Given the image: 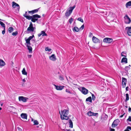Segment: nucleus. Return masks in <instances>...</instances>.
<instances>
[{
	"mask_svg": "<svg viewBox=\"0 0 131 131\" xmlns=\"http://www.w3.org/2000/svg\"><path fill=\"white\" fill-rule=\"evenodd\" d=\"M69 111L67 110H64L61 111V118L62 120H68L69 119L67 116L69 113Z\"/></svg>",
	"mask_w": 131,
	"mask_h": 131,
	"instance_id": "1",
	"label": "nucleus"
},
{
	"mask_svg": "<svg viewBox=\"0 0 131 131\" xmlns=\"http://www.w3.org/2000/svg\"><path fill=\"white\" fill-rule=\"evenodd\" d=\"M36 29L35 27H34L33 24L31 22H30L29 27L27 28V30L25 32L26 34H29L33 32Z\"/></svg>",
	"mask_w": 131,
	"mask_h": 131,
	"instance_id": "2",
	"label": "nucleus"
},
{
	"mask_svg": "<svg viewBox=\"0 0 131 131\" xmlns=\"http://www.w3.org/2000/svg\"><path fill=\"white\" fill-rule=\"evenodd\" d=\"M75 7V6H74L73 7H71L69 8V9H67L65 15L67 17H68L70 16L72 13L73 10Z\"/></svg>",
	"mask_w": 131,
	"mask_h": 131,
	"instance_id": "3",
	"label": "nucleus"
},
{
	"mask_svg": "<svg viewBox=\"0 0 131 131\" xmlns=\"http://www.w3.org/2000/svg\"><path fill=\"white\" fill-rule=\"evenodd\" d=\"M124 22L126 24H129L131 22V20L128 15H126L124 17Z\"/></svg>",
	"mask_w": 131,
	"mask_h": 131,
	"instance_id": "4",
	"label": "nucleus"
},
{
	"mask_svg": "<svg viewBox=\"0 0 131 131\" xmlns=\"http://www.w3.org/2000/svg\"><path fill=\"white\" fill-rule=\"evenodd\" d=\"M40 16L37 14H35L32 16L31 21L33 22H35L36 21H37L38 18H41Z\"/></svg>",
	"mask_w": 131,
	"mask_h": 131,
	"instance_id": "5",
	"label": "nucleus"
},
{
	"mask_svg": "<svg viewBox=\"0 0 131 131\" xmlns=\"http://www.w3.org/2000/svg\"><path fill=\"white\" fill-rule=\"evenodd\" d=\"M119 122V121L118 119H116L113 122L112 125V127L113 128H114L117 126Z\"/></svg>",
	"mask_w": 131,
	"mask_h": 131,
	"instance_id": "6",
	"label": "nucleus"
},
{
	"mask_svg": "<svg viewBox=\"0 0 131 131\" xmlns=\"http://www.w3.org/2000/svg\"><path fill=\"white\" fill-rule=\"evenodd\" d=\"M28 98L23 96H20L18 97L19 100V101H22L24 102H27V100Z\"/></svg>",
	"mask_w": 131,
	"mask_h": 131,
	"instance_id": "7",
	"label": "nucleus"
},
{
	"mask_svg": "<svg viewBox=\"0 0 131 131\" xmlns=\"http://www.w3.org/2000/svg\"><path fill=\"white\" fill-rule=\"evenodd\" d=\"M113 41V39L108 38H104L103 40V42H104L110 43L112 42Z\"/></svg>",
	"mask_w": 131,
	"mask_h": 131,
	"instance_id": "8",
	"label": "nucleus"
},
{
	"mask_svg": "<svg viewBox=\"0 0 131 131\" xmlns=\"http://www.w3.org/2000/svg\"><path fill=\"white\" fill-rule=\"evenodd\" d=\"M12 6L13 8H15L16 7H17V10L19 11L20 9V6L19 5L13 2H12Z\"/></svg>",
	"mask_w": 131,
	"mask_h": 131,
	"instance_id": "9",
	"label": "nucleus"
},
{
	"mask_svg": "<svg viewBox=\"0 0 131 131\" xmlns=\"http://www.w3.org/2000/svg\"><path fill=\"white\" fill-rule=\"evenodd\" d=\"M54 85L56 89L58 90H62L64 88V86L57 85L55 84H54Z\"/></svg>",
	"mask_w": 131,
	"mask_h": 131,
	"instance_id": "10",
	"label": "nucleus"
},
{
	"mask_svg": "<svg viewBox=\"0 0 131 131\" xmlns=\"http://www.w3.org/2000/svg\"><path fill=\"white\" fill-rule=\"evenodd\" d=\"M80 91L82 93L84 94H87L88 92V90L84 87H82Z\"/></svg>",
	"mask_w": 131,
	"mask_h": 131,
	"instance_id": "11",
	"label": "nucleus"
},
{
	"mask_svg": "<svg viewBox=\"0 0 131 131\" xmlns=\"http://www.w3.org/2000/svg\"><path fill=\"white\" fill-rule=\"evenodd\" d=\"M50 59L52 61H56L57 58L54 54H52L49 57Z\"/></svg>",
	"mask_w": 131,
	"mask_h": 131,
	"instance_id": "12",
	"label": "nucleus"
},
{
	"mask_svg": "<svg viewBox=\"0 0 131 131\" xmlns=\"http://www.w3.org/2000/svg\"><path fill=\"white\" fill-rule=\"evenodd\" d=\"M127 30V33L129 36H131V27H127L125 28Z\"/></svg>",
	"mask_w": 131,
	"mask_h": 131,
	"instance_id": "13",
	"label": "nucleus"
},
{
	"mask_svg": "<svg viewBox=\"0 0 131 131\" xmlns=\"http://www.w3.org/2000/svg\"><path fill=\"white\" fill-rule=\"evenodd\" d=\"M127 79L126 78H123L122 80V83L123 85V87L124 88L126 84Z\"/></svg>",
	"mask_w": 131,
	"mask_h": 131,
	"instance_id": "14",
	"label": "nucleus"
},
{
	"mask_svg": "<svg viewBox=\"0 0 131 131\" xmlns=\"http://www.w3.org/2000/svg\"><path fill=\"white\" fill-rule=\"evenodd\" d=\"M92 41L94 43H97L99 42H100V41L99 39L94 36L93 37Z\"/></svg>",
	"mask_w": 131,
	"mask_h": 131,
	"instance_id": "15",
	"label": "nucleus"
},
{
	"mask_svg": "<svg viewBox=\"0 0 131 131\" xmlns=\"http://www.w3.org/2000/svg\"><path fill=\"white\" fill-rule=\"evenodd\" d=\"M41 35H42V36H47V34L45 33V32L44 31H41L40 33L38 34V35L39 37H40Z\"/></svg>",
	"mask_w": 131,
	"mask_h": 131,
	"instance_id": "16",
	"label": "nucleus"
},
{
	"mask_svg": "<svg viewBox=\"0 0 131 131\" xmlns=\"http://www.w3.org/2000/svg\"><path fill=\"white\" fill-rule=\"evenodd\" d=\"M39 9V8H38L31 11H29L28 12L29 13H31L32 14H33L37 12L38 11Z\"/></svg>",
	"mask_w": 131,
	"mask_h": 131,
	"instance_id": "17",
	"label": "nucleus"
},
{
	"mask_svg": "<svg viewBox=\"0 0 131 131\" xmlns=\"http://www.w3.org/2000/svg\"><path fill=\"white\" fill-rule=\"evenodd\" d=\"M5 63L4 61L2 59H0V67H2L5 66Z\"/></svg>",
	"mask_w": 131,
	"mask_h": 131,
	"instance_id": "18",
	"label": "nucleus"
},
{
	"mask_svg": "<svg viewBox=\"0 0 131 131\" xmlns=\"http://www.w3.org/2000/svg\"><path fill=\"white\" fill-rule=\"evenodd\" d=\"M21 117L24 119H27V115L26 114L22 113L21 115Z\"/></svg>",
	"mask_w": 131,
	"mask_h": 131,
	"instance_id": "19",
	"label": "nucleus"
},
{
	"mask_svg": "<svg viewBox=\"0 0 131 131\" xmlns=\"http://www.w3.org/2000/svg\"><path fill=\"white\" fill-rule=\"evenodd\" d=\"M121 62L127 63V58H123L121 60Z\"/></svg>",
	"mask_w": 131,
	"mask_h": 131,
	"instance_id": "20",
	"label": "nucleus"
},
{
	"mask_svg": "<svg viewBox=\"0 0 131 131\" xmlns=\"http://www.w3.org/2000/svg\"><path fill=\"white\" fill-rule=\"evenodd\" d=\"M79 29L77 27H75L73 28V31L78 32L79 31Z\"/></svg>",
	"mask_w": 131,
	"mask_h": 131,
	"instance_id": "21",
	"label": "nucleus"
},
{
	"mask_svg": "<svg viewBox=\"0 0 131 131\" xmlns=\"http://www.w3.org/2000/svg\"><path fill=\"white\" fill-rule=\"evenodd\" d=\"M30 46V45H28V46H26L27 47V48L29 50V53H31L32 52V48Z\"/></svg>",
	"mask_w": 131,
	"mask_h": 131,
	"instance_id": "22",
	"label": "nucleus"
},
{
	"mask_svg": "<svg viewBox=\"0 0 131 131\" xmlns=\"http://www.w3.org/2000/svg\"><path fill=\"white\" fill-rule=\"evenodd\" d=\"M125 6L127 8H128L129 6H131V1H129L127 2Z\"/></svg>",
	"mask_w": 131,
	"mask_h": 131,
	"instance_id": "23",
	"label": "nucleus"
},
{
	"mask_svg": "<svg viewBox=\"0 0 131 131\" xmlns=\"http://www.w3.org/2000/svg\"><path fill=\"white\" fill-rule=\"evenodd\" d=\"M22 72L23 74L27 75V73L26 72L25 69V68H23L22 71Z\"/></svg>",
	"mask_w": 131,
	"mask_h": 131,
	"instance_id": "24",
	"label": "nucleus"
},
{
	"mask_svg": "<svg viewBox=\"0 0 131 131\" xmlns=\"http://www.w3.org/2000/svg\"><path fill=\"white\" fill-rule=\"evenodd\" d=\"M69 123L70 125V127L71 128H72L73 126V122L70 119L69 120Z\"/></svg>",
	"mask_w": 131,
	"mask_h": 131,
	"instance_id": "25",
	"label": "nucleus"
},
{
	"mask_svg": "<svg viewBox=\"0 0 131 131\" xmlns=\"http://www.w3.org/2000/svg\"><path fill=\"white\" fill-rule=\"evenodd\" d=\"M30 40L29 39H26V46H28V45H30Z\"/></svg>",
	"mask_w": 131,
	"mask_h": 131,
	"instance_id": "26",
	"label": "nucleus"
},
{
	"mask_svg": "<svg viewBox=\"0 0 131 131\" xmlns=\"http://www.w3.org/2000/svg\"><path fill=\"white\" fill-rule=\"evenodd\" d=\"M86 101L89 102L91 103L92 102V100L91 97L90 96L87 98L86 99Z\"/></svg>",
	"mask_w": 131,
	"mask_h": 131,
	"instance_id": "27",
	"label": "nucleus"
},
{
	"mask_svg": "<svg viewBox=\"0 0 131 131\" xmlns=\"http://www.w3.org/2000/svg\"><path fill=\"white\" fill-rule=\"evenodd\" d=\"M8 31L10 33H11L13 31V28L12 27H10L8 28Z\"/></svg>",
	"mask_w": 131,
	"mask_h": 131,
	"instance_id": "28",
	"label": "nucleus"
},
{
	"mask_svg": "<svg viewBox=\"0 0 131 131\" xmlns=\"http://www.w3.org/2000/svg\"><path fill=\"white\" fill-rule=\"evenodd\" d=\"M121 56L122 57H126L127 56V54L125 52H123L121 53Z\"/></svg>",
	"mask_w": 131,
	"mask_h": 131,
	"instance_id": "29",
	"label": "nucleus"
},
{
	"mask_svg": "<svg viewBox=\"0 0 131 131\" xmlns=\"http://www.w3.org/2000/svg\"><path fill=\"white\" fill-rule=\"evenodd\" d=\"M0 24L1 25V26L4 28H5V25L4 24L3 22L1 21H0Z\"/></svg>",
	"mask_w": 131,
	"mask_h": 131,
	"instance_id": "30",
	"label": "nucleus"
},
{
	"mask_svg": "<svg viewBox=\"0 0 131 131\" xmlns=\"http://www.w3.org/2000/svg\"><path fill=\"white\" fill-rule=\"evenodd\" d=\"M93 112L90 111L88 112V115L89 116H92L93 115Z\"/></svg>",
	"mask_w": 131,
	"mask_h": 131,
	"instance_id": "31",
	"label": "nucleus"
},
{
	"mask_svg": "<svg viewBox=\"0 0 131 131\" xmlns=\"http://www.w3.org/2000/svg\"><path fill=\"white\" fill-rule=\"evenodd\" d=\"M25 17L28 20H30L31 19V20L32 16H30L27 15V16H26Z\"/></svg>",
	"mask_w": 131,
	"mask_h": 131,
	"instance_id": "32",
	"label": "nucleus"
},
{
	"mask_svg": "<svg viewBox=\"0 0 131 131\" xmlns=\"http://www.w3.org/2000/svg\"><path fill=\"white\" fill-rule=\"evenodd\" d=\"M126 101H127L129 100V95L127 93L126 94Z\"/></svg>",
	"mask_w": 131,
	"mask_h": 131,
	"instance_id": "33",
	"label": "nucleus"
},
{
	"mask_svg": "<svg viewBox=\"0 0 131 131\" xmlns=\"http://www.w3.org/2000/svg\"><path fill=\"white\" fill-rule=\"evenodd\" d=\"M130 68L129 67L126 66L125 67V70L127 72L128 71V70H129L130 69Z\"/></svg>",
	"mask_w": 131,
	"mask_h": 131,
	"instance_id": "34",
	"label": "nucleus"
},
{
	"mask_svg": "<svg viewBox=\"0 0 131 131\" xmlns=\"http://www.w3.org/2000/svg\"><path fill=\"white\" fill-rule=\"evenodd\" d=\"M18 32L17 31L13 32L12 33V35L14 36H16Z\"/></svg>",
	"mask_w": 131,
	"mask_h": 131,
	"instance_id": "35",
	"label": "nucleus"
},
{
	"mask_svg": "<svg viewBox=\"0 0 131 131\" xmlns=\"http://www.w3.org/2000/svg\"><path fill=\"white\" fill-rule=\"evenodd\" d=\"M45 50L46 51H50L51 50V49L50 48H49L48 47H47L46 48Z\"/></svg>",
	"mask_w": 131,
	"mask_h": 131,
	"instance_id": "36",
	"label": "nucleus"
},
{
	"mask_svg": "<svg viewBox=\"0 0 131 131\" xmlns=\"http://www.w3.org/2000/svg\"><path fill=\"white\" fill-rule=\"evenodd\" d=\"M91 93V95H92V100L93 101H94L96 97L93 94H92Z\"/></svg>",
	"mask_w": 131,
	"mask_h": 131,
	"instance_id": "37",
	"label": "nucleus"
},
{
	"mask_svg": "<svg viewBox=\"0 0 131 131\" xmlns=\"http://www.w3.org/2000/svg\"><path fill=\"white\" fill-rule=\"evenodd\" d=\"M73 19L71 17L69 19V22L70 24H71L72 22L73 21Z\"/></svg>",
	"mask_w": 131,
	"mask_h": 131,
	"instance_id": "38",
	"label": "nucleus"
},
{
	"mask_svg": "<svg viewBox=\"0 0 131 131\" xmlns=\"http://www.w3.org/2000/svg\"><path fill=\"white\" fill-rule=\"evenodd\" d=\"M78 20L79 21H81L82 23L83 22V21L82 18L81 17H79L78 19Z\"/></svg>",
	"mask_w": 131,
	"mask_h": 131,
	"instance_id": "39",
	"label": "nucleus"
},
{
	"mask_svg": "<svg viewBox=\"0 0 131 131\" xmlns=\"http://www.w3.org/2000/svg\"><path fill=\"white\" fill-rule=\"evenodd\" d=\"M66 92L70 94L72 93V92L69 90L67 89H66Z\"/></svg>",
	"mask_w": 131,
	"mask_h": 131,
	"instance_id": "40",
	"label": "nucleus"
},
{
	"mask_svg": "<svg viewBox=\"0 0 131 131\" xmlns=\"http://www.w3.org/2000/svg\"><path fill=\"white\" fill-rule=\"evenodd\" d=\"M34 124L35 125H37L39 124L38 121L37 120L34 121Z\"/></svg>",
	"mask_w": 131,
	"mask_h": 131,
	"instance_id": "41",
	"label": "nucleus"
},
{
	"mask_svg": "<svg viewBox=\"0 0 131 131\" xmlns=\"http://www.w3.org/2000/svg\"><path fill=\"white\" fill-rule=\"evenodd\" d=\"M34 35H33L32 36H30L28 38V39H29V40H30L32 38L34 37Z\"/></svg>",
	"mask_w": 131,
	"mask_h": 131,
	"instance_id": "42",
	"label": "nucleus"
},
{
	"mask_svg": "<svg viewBox=\"0 0 131 131\" xmlns=\"http://www.w3.org/2000/svg\"><path fill=\"white\" fill-rule=\"evenodd\" d=\"M127 121L131 122V117L129 116L128 118L127 119Z\"/></svg>",
	"mask_w": 131,
	"mask_h": 131,
	"instance_id": "43",
	"label": "nucleus"
},
{
	"mask_svg": "<svg viewBox=\"0 0 131 131\" xmlns=\"http://www.w3.org/2000/svg\"><path fill=\"white\" fill-rule=\"evenodd\" d=\"M5 32V28H4V30L2 31V34H3L4 35Z\"/></svg>",
	"mask_w": 131,
	"mask_h": 131,
	"instance_id": "44",
	"label": "nucleus"
},
{
	"mask_svg": "<svg viewBox=\"0 0 131 131\" xmlns=\"http://www.w3.org/2000/svg\"><path fill=\"white\" fill-rule=\"evenodd\" d=\"M84 25L83 24L81 26V27L79 29H80L82 30L84 28Z\"/></svg>",
	"mask_w": 131,
	"mask_h": 131,
	"instance_id": "45",
	"label": "nucleus"
},
{
	"mask_svg": "<svg viewBox=\"0 0 131 131\" xmlns=\"http://www.w3.org/2000/svg\"><path fill=\"white\" fill-rule=\"evenodd\" d=\"M59 79L61 80H63L64 79L61 76H59Z\"/></svg>",
	"mask_w": 131,
	"mask_h": 131,
	"instance_id": "46",
	"label": "nucleus"
},
{
	"mask_svg": "<svg viewBox=\"0 0 131 131\" xmlns=\"http://www.w3.org/2000/svg\"><path fill=\"white\" fill-rule=\"evenodd\" d=\"M98 115V114L97 113H94L93 112V116H96L97 115Z\"/></svg>",
	"mask_w": 131,
	"mask_h": 131,
	"instance_id": "47",
	"label": "nucleus"
},
{
	"mask_svg": "<svg viewBox=\"0 0 131 131\" xmlns=\"http://www.w3.org/2000/svg\"><path fill=\"white\" fill-rule=\"evenodd\" d=\"M27 12H26L23 15V16L25 17V16H27Z\"/></svg>",
	"mask_w": 131,
	"mask_h": 131,
	"instance_id": "48",
	"label": "nucleus"
},
{
	"mask_svg": "<svg viewBox=\"0 0 131 131\" xmlns=\"http://www.w3.org/2000/svg\"><path fill=\"white\" fill-rule=\"evenodd\" d=\"M93 36L91 32H90L89 34V36L90 37H91Z\"/></svg>",
	"mask_w": 131,
	"mask_h": 131,
	"instance_id": "49",
	"label": "nucleus"
},
{
	"mask_svg": "<svg viewBox=\"0 0 131 131\" xmlns=\"http://www.w3.org/2000/svg\"><path fill=\"white\" fill-rule=\"evenodd\" d=\"M127 129L128 130L129 129L131 130V127L130 126H128L127 127Z\"/></svg>",
	"mask_w": 131,
	"mask_h": 131,
	"instance_id": "50",
	"label": "nucleus"
},
{
	"mask_svg": "<svg viewBox=\"0 0 131 131\" xmlns=\"http://www.w3.org/2000/svg\"><path fill=\"white\" fill-rule=\"evenodd\" d=\"M10 107L12 108L13 110H14V109L15 110L16 109L15 108V107H14L13 106H10Z\"/></svg>",
	"mask_w": 131,
	"mask_h": 131,
	"instance_id": "51",
	"label": "nucleus"
},
{
	"mask_svg": "<svg viewBox=\"0 0 131 131\" xmlns=\"http://www.w3.org/2000/svg\"><path fill=\"white\" fill-rule=\"evenodd\" d=\"M27 56L28 58H30L31 57L32 55H28Z\"/></svg>",
	"mask_w": 131,
	"mask_h": 131,
	"instance_id": "52",
	"label": "nucleus"
},
{
	"mask_svg": "<svg viewBox=\"0 0 131 131\" xmlns=\"http://www.w3.org/2000/svg\"><path fill=\"white\" fill-rule=\"evenodd\" d=\"M128 86H127V87H126V91H128Z\"/></svg>",
	"mask_w": 131,
	"mask_h": 131,
	"instance_id": "53",
	"label": "nucleus"
},
{
	"mask_svg": "<svg viewBox=\"0 0 131 131\" xmlns=\"http://www.w3.org/2000/svg\"><path fill=\"white\" fill-rule=\"evenodd\" d=\"M110 131H115V129L113 128H111L110 129Z\"/></svg>",
	"mask_w": 131,
	"mask_h": 131,
	"instance_id": "54",
	"label": "nucleus"
},
{
	"mask_svg": "<svg viewBox=\"0 0 131 131\" xmlns=\"http://www.w3.org/2000/svg\"><path fill=\"white\" fill-rule=\"evenodd\" d=\"M128 111L129 112H131V108H130V107L129 108Z\"/></svg>",
	"mask_w": 131,
	"mask_h": 131,
	"instance_id": "55",
	"label": "nucleus"
},
{
	"mask_svg": "<svg viewBox=\"0 0 131 131\" xmlns=\"http://www.w3.org/2000/svg\"><path fill=\"white\" fill-rule=\"evenodd\" d=\"M22 81L24 82H26V80L25 79H23Z\"/></svg>",
	"mask_w": 131,
	"mask_h": 131,
	"instance_id": "56",
	"label": "nucleus"
},
{
	"mask_svg": "<svg viewBox=\"0 0 131 131\" xmlns=\"http://www.w3.org/2000/svg\"><path fill=\"white\" fill-rule=\"evenodd\" d=\"M66 131H71L70 129H66ZM73 131H74V130Z\"/></svg>",
	"mask_w": 131,
	"mask_h": 131,
	"instance_id": "57",
	"label": "nucleus"
},
{
	"mask_svg": "<svg viewBox=\"0 0 131 131\" xmlns=\"http://www.w3.org/2000/svg\"><path fill=\"white\" fill-rule=\"evenodd\" d=\"M123 115H124V114H123V115H121V116H120V117H121V118L123 116Z\"/></svg>",
	"mask_w": 131,
	"mask_h": 131,
	"instance_id": "58",
	"label": "nucleus"
},
{
	"mask_svg": "<svg viewBox=\"0 0 131 131\" xmlns=\"http://www.w3.org/2000/svg\"><path fill=\"white\" fill-rule=\"evenodd\" d=\"M124 131H130L129 130H125Z\"/></svg>",
	"mask_w": 131,
	"mask_h": 131,
	"instance_id": "59",
	"label": "nucleus"
},
{
	"mask_svg": "<svg viewBox=\"0 0 131 131\" xmlns=\"http://www.w3.org/2000/svg\"><path fill=\"white\" fill-rule=\"evenodd\" d=\"M128 67H131V66L130 65H129L128 66Z\"/></svg>",
	"mask_w": 131,
	"mask_h": 131,
	"instance_id": "60",
	"label": "nucleus"
},
{
	"mask_svg": "<svg viewBox=\"0 0 131 131\" xmlns=\"http://www.w3.org/2000/svg\"><path fill=\"white\" fill-rule=\"evenodd\" d=\"M2 109V108L1 107H0V111Z\"/></svg>",
	"mask_w": 131,
	"mask_h": 131,
	"instance_id": "61",
	"label": "nucleus"
},
{
	"mask_svg": "<svg viewBox=\"0 0 131 131\" xmlns=\"http://www.w3.org/2000/svg\"><path fill=\"white\" fill-rule=\"evenodd\" d=\"M0 20H2V21H3V20H2V19H0Z\"/></svg>",
	"mask_w": 131,
	"mask_h": 131,
	"instance_id": "62",
	"label": "nucleus"
},
{
	"mask_svg": "<svg viewBox=\"0 0 131 131\" xmlns=\"http://www.w3.org/2000/svg\"><path fill=\"white\" fill-rule=\"evenodd\" d=\"M2 104H1V106H2Z\"/></svg>",
	"mask_w": 131,
	"mask_h": 131,
	"instance_id": "63",
	"label": "nucleus"
},
{
	"mask_svg": "<svg viewBox=\"0 0 131 131\" xmlns=\"http://www.w3.org/2000/svg\"><path fill=\"white\" fill-rule=\"evenodd\" d=\"M12 64H13V62Z\"/></svg>",
	"mask_w": 131,
	"mask_h": 131,
	"instance_id": "64",
	"label": "nucleus"
}]
</instances>
